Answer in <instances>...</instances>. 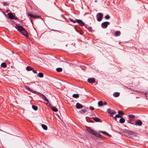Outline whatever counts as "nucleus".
Returning <instances> with one entry per match:
<instances>
[{"mask_svg": "<svg viewBox=\"0 0 148 148\" xmlns=\"http://www.w3.org/2000/svg\"><path fill=\"white\" fill-rule=\"evenodd\" d=\"M15 27L18 31L25 37H28V35L27 31L22 26L20 25H18L16 26Z\"/></svg>", "mask_w": 148, "mask_h": 148, "instance_id": "obj_1", "label": "nucleus"}, {"mask_svg": "<svg viewBox=\"0 0 148 148\" xmlns=\"http://www.w3.org/2000/svg\"><path fill=\"white\" fill-rule=\"evenodd\" d=\"M8 18L10 19H14L15 20H17V18L16 17L14 16L13 14L11 12L8 13Z\"/></svg>", "mask_w": 148, "mask_h": 148, "instance_id": "obj_2", "label": "nucleus"}, {"mask_svg": "<svg viewBox=\"0 0 148 148\" xmlns=\"http://www.w3.org/2000/svg\"><path fill=\"white\" fill-rule=\"evenodd\" d=\"M97 21H100L102 19L103 17V14L101 13H99L97 15Z\"/></svg>", "mask_w": 148, "mask_h": 148, "instance_id": "obj_3", "label": "nucleus"}, {"mask_svg": "<svg viewBox=\"0 0 148 148\" xmlns=\"http://www.w3.org/2000/svg\"><path fill=\"white\" fill-rule=\"evenodd\" d=\"M110 24L108 22H105L102 23L101 24V27L102 28H105L107 27L108 25Z\"/></svg>", "mask_w": 148, "mask_h": 148, "instance_id": "obj_4", "label": "nucleus"}, {"mask_svg": "<svg viewBox=\"0 0 148 148\" xmlns=\"http://www.w3.org/2000/svg\"><path fill=\"white\" fill-rule=\"evenodd\" d=\"M95 79L94 78H89L88 79V81L90 83H93L95 82Z\"/></svg>", "mask_w": 148, "mask_h": 148, "instance_id": "obj_5", "label": "nucleus"}, {"mask_svg": "<svg viewBox=\"0 0 148 148\" xmlns=\"http://www.w3.org/2000/svg\"><path fill=\"white\" fill-rule=\"evenodd\" d=\"M83 106L79 103H76V107L77 109H79L82 108L83 107Z\"/></svg>", "mask_w": 148, "mask_h": 148, "instance_id": "obj_6", "label": "nucleus"}, {"mask_svg": "<svg viewBox=\"0 0 148 148\" xmlns=\"http://www.w3.org/2000/svg\"><path fill=\"white\" fill-rule=\"evenodd\" d=\"M77 22L81 26H84L85 23L84 22H83L82 20H77Z\"/></svg>", "mask_w": 148, "mask_h": 148, "instance_id": "obj_7", "label": "nucleus"}, {"mask_svg": "<svg viewBox=\"0 0 148 148\" xmlns=\"http://www.w3.org/2000/svg\"><path fill=\"white\" fill-rule=\"evenodd\" d=\"M28 16L31 18H38L40 17V16H34L31 14H28Z\"/></svg>", "mask_w": 148, "mask_h": 148, "instance_id": "obj_8", "label": "nucleus"}, {"mask_svg": "<svg viewBox=\"0 0 148 148\" xmlns=\"http://www.w3.org/2000/svg\"><path fill=\"white\" fill-rule=\"evenodd\" d=\"M142 124V123L141 121L139 120H137L136 121L135 125L141 126Z\"/></svg>", "mask_w": 148, "mask_h": 148, "instance_id": "obj_9", "label": "nucleus"}, {"mask_svg": "<svg viewBox=\"0 0 148 148\" xmlns=\"http://www.w3.org/2000/svg\"><path fill=\"white\" fill-rule=\"evenodd\" d=\"M128 135L130 137H133L135 136V135L134 132L130 131H129Z\"/></svg>", "mask_w": 148, "mask_h": 148, "instance_id": "obj_10", "label": "nucleus"}, {"mask_svg": "<svg viewBox=\"0 0 148 148\" xmlns=\"http://www.w3.org/2000/svg\"><path fill=\"white\" fill-rule=\"evenodd\" d=\"M92 119H93L95 122H101V119L97 117H92Z\"/></svg>", "mask_w": 148, "mask_h": 148, "instance_id": "obj_11", "label": "nucleus"}, {"mask_svg": "<svg viewBox=\"0 0 148 148\" xmlns=\"http://www.w3.org/2000/svg\"><path fill=\"white\" fill-rule=\"evenodd\" d=\"M120 93L119 92H115L113 93V96L115 97H117L120 95Z\"/></svg>", "mask_w": 148, "mask_h": 148, "instance_id": "obj_12", "label": "nucleus"}, {"mask_svg": "<svg viewBox=\"0 0 148 148\" xmlns=\"http://www.w3.org/2000/svg\"><path fill=\"white\" fill-rule=\"evenodd\" d=\"M41 126L42 128L45 130H47V127L46 125L42 124L41 125Z\"/></svg>", "mask_w": 148, "mask_h": 148, "instance_id": "obj_13", "label": "nucleus"}, {"mask_svg": "<svg viewBox=\"0 0 148 148\" xmlns=\"http://www.w3.org/2000/svg\"><path fill=\"white\" fill-rule=\"evenodd\" d=\"M125 122V119L124 118L122 117L121 118V119H120L119 122L121 123H123Z\"/></svg>", "mask_w": 148, "mask_h": 148, "instance_id": "obj_14", "label": "nucleus"}, {"mask_svg": "<svg viewBox=\"0 0 148 148\" xmlns=\"http://www.w3.org/2000/svg\"><path fill=\"white\" fill-rule=\"evenodd\" d=\"M114 34L116 36H119L121 34V33L119 31H117L115 32Z\"/></svg>", "mask_w": 148, "mask_h": 148, "instance_id": "obj_15", "label": "nucleus"}, {"mask_svg": "<svg viewBox=\"0 0 148 148\" xmlns=\"http://www.w3.org/2000/svg\"><path fill=\"white\" fill-rule=\"evenodd\" d=\"M103 103L102 101H100L98 102V106L99 107H101L103 106Z\"/></svg>", "mask_w": 148, "mask_h": 148, "instance_id": "obj_16", "label": "nucleus"}, {"mask_svg": "<svg viewBox=\"0 0 148 148\" xmlns=\"http://www.w3.org/2000/svg\"><path fill=\"white\" fill-rule=\"evenodd\" d=\"M51 108L52 110L54 112H57L58 111V109L55 107H52Z\"/></svg>", "mask_w": 148, "mask_h": 148, "instance_id": "obj_17", "label": "nucleus"}, {"mask_svg": "<svg viewBox=\"0 0 148 148\" xmlns=\"http://www.w3.org/2000/svg\"><path fill=\"white\" fill-rule=\"evenodd\" d=\"M26 69L28 71H30L33 70V68L29 66L27 67Z\"/></svg>", "mask_w": 148, "mask_h": 148, "instance_id": "obj_18", "label": "nucleus"}, {"mask_svg": "<svg viewBox=\"0 0 148 148\" xmlns=\"http://www.w3.org/2000/svg\"><path fill=\"white\" fill-rule=\"evenodd\" d=\"M1 66L3 68H6L7 67V65L5 63L3 62L1 64Z\"/></svg>", "mask_w": 148, "mask_h": 148, "instance_id": "obj_19", "label": "nucleus"}, {"mask_svg": "<svg viewBox=\"0 0 148 148\" xmlns=\"http://www.w3.org/2000/svg\"><path fill=\"white\" fill-rule=\"evenodd\" d=\"M73 97L77 98L79 97V95L78 94H74L73 95Z\"/></svg>", "mask_w": 148, "mask_h": 148, "instance_id": "obj_20", "label": "nucleus"}, {"mask_svg": "<svg viewBox=\"0 0 148 148\" xmlns=\"http://www.w3.org/2000/svg\"><path fill=\"white\" fill-rule=\"evenodd\" d=\"M86 130H87V131L88 132H89L90 133H91V132L92 131V129H91L89 127H86Z\"/></svg>", "mask_w": 148, "mask_h": 148, "instance_id": "obj_21", "label": "nucleus"}, {"mask_svg": "<svg viewBox=\"0 0 148 148\" xmlns=\"http://www.w3.org/2000/svg\"><path fill=\"white\" fill-rule=\"evenodd\" d=\"M24 87L26 90H27L30 91H32V89H31L30 88L26 86H25Z\"/></svg>", "mask_w": 148, "mask_h": 148, "instance_id": "obj_22", "label": "nucleus"}, {"mask_svg": "<svg viewBox=\"0 0 148 148\" xmlns=\"http://www.w3.org/2000/svg\"><path fill=\"white\" fill-rule=\"evenodd\" d=\"M32 108L34 110H36L38 109L37 106L34 105L32 106Z\"/></svg>", "mask_w": 148, "mask_h": 148, "instance_id": "obj_23", "label": "nucleus"}, {"mask_svg": "<svg viewBox=\"0 0 148 148\" xmlns=\"http://www.w3.org/2000/svg\"><path fill=\"white\" fill-rule=\"evenodd\" d=\"M38 75L39 77H43V74L42 73H39L38 74Z\"/></svg>", "mask_w": 148, "mask_h": 148, "instance_id": "obj_24", "label": "nucleus"}, {"mask_svg": "<svg viewBox=\"0 0 148 148\" xmlns=\"http://www.w3.org/2000/svg\"><path fill=\"white\" fill-rule=\"evenodd\" d=\"M118 113L119 115H121V116L123 115L124 114V112L122 111H119L118 112Z\"/></svg>", "mask_w": 148, "mask_h": 148, "instance_id": "obj_25", "label": "nucleus"}, {"mask_svg": "<svg viewBox=\"0 0 148 148\" xmlns=\"http://www.w3.org/2000/svg\"><path fill=\"white\" fill-rule=\"evenodd\" d=\"M56 71L58 72H61L62 71V69L61 68H58L56 69Z\"/></svg>", "mask_w": 148, "mask_h": 148, "instance_id": "obj_26", "label": "nucleus"}, {"mask_svg": "<svg viewBox=\"0 0 148 148\" xmlns=\"http://www.w3.org/2000/svg\"><path fill=\"white\" fill-rule=\"evenodd\" d=\"M95 136H97V137H102L101 135L100 134H99L97 132L96 133V134L95 135Z\"/></svg>", "mask_w": 148, "mask_h": 148, "instance_id": "obj_27", "label": "nucleus"}, {"mask_svg": "<svg viewBox=\"0 0 148 148\" xmlns=\"http://www.w3.org/2000/svg\"><path fill=\"white\" fill-rule=\"evenodd\" d=\"M86 111V109H82L80 111V112L81 113H85Z\"/></svg>", "mask_w": 148, "mask_h": 148, "instance_id": "obj_28", "label": "nucleus"}, {"mask_svg": "<svg viewBox=\"0 0 148 148\" xmlns=\"http://www.w3.org/2000/svg\"><path fill=\"white\" fill-rule=\"evenodd\" d=\"M96 132H97L93 130H92L90 133L95 135Z\"/></svg>", "mask_w": 148, "mask_h": 148, "instance_id": "obj_29", "label": "nucleus"}, {"mask_svg": "<svg viewBox=\"0 0 148 148\" xmlns=\"http://www.w3.org/2000/svg\"><path fill=\"white\" fill-rule=\"evenodd\" d=\"M129 116L130 118H134L135 116L133 114H129Z\"/></svg>", "mask_w": 148, "mask_h": 148, "instance_id": "obj_30", "label": "nucleus"}, {"mask_svg": "<svg viewBox=\"0 0 148 148\" xmlns=\"http://www.w3.org/2000/svg\"><path fill=\"white\" fill-rule=\"evenodd\" d=\"M105 18L106 19H108L110 18V16L109 15H108L105 16Z\"/></svg>", "mask_w": 148, "mask_h": 148, "instance_id": "obj_31", "label": "nucleus"}, {"mask_svg": "<svg viewBox=\"0 0 148 148\" xmlns=\"http://www.w3.org/2000/svg\"><path fill=\"white\" fill-rule=\"evenodd\" d=\"M129 131H129L127 130H124V132L127 134H129Z\"/></svg>", "mask_w": 148, "mask_h": 148, "instance_id": "obj_32", "label": "nucleus"}, {"mask_svg": "<svg viewBox=\"0 0 148 148\" xmlns=\"http://www.w3.org/2000/svg\"><path fill=\"white\" fill-rule=\"evenodd\" d=\"M115 117H116L118 118H121L122 117V116L120 115L119 114H116L115 115Z\"/></svg>", "mask_w": 148, "mask_h": 148, "instance_id": "obj_33", "label": "nucleus"}, {"mask_svg": "<svg viewBox=\"0 0 148 148\" xmlns=\"http://www.w3.org/2000/svg\"><path fill=\"white\" fill-rule=\"evenodd\" d=\"M108 111L109 113H110L111 114H112V113L113 110H111L110 109H108Z\"/></svg>", "mask_w": 148, "mask_h": 148, "instance_id": "obj_34", "label": "nucleus"}, {"mask_svg": "<svg viewBox=\"0 0 148 148\" xmlns=\"http://www.w3.org/2000/svg\"><path fill=\"white\" fill-rule=\"evenodd\" d=\"M100 132L102 133H103V134H105L106 135H107V133L106 132H105V131H99Z\"/></svg>", "mask_w": 148, "mask_h": 148, "instance_id": "obj_35", "label": "nucleus"}, {"mask_svg": "<svg viewBox=\"0 0 148 148\" xmlns=\"http://www.w3.org/2000/svg\"><path fill=\"white\" fill-rule=\"evenodd\" d=\"M145 95L147 99H148V92H147L145 93Z\"/></svg>", "mask_w": 148, "mask_h": 148, "instance_id": "obj_36", "label": "nucleus"}, {"mask_svg": "<svg viewBox=\"0 0 148 148\" xmlns=\"http://www.w3.org/2000/svg\"><path fill=\"white\" fill-rule=\"evenodd\" d=\"M44 99L45 101H47V103H48L49 102V100H48V99L46 98V97H44Z\"/></svg>", "mask_w": 148, "mask_h": 148, "instance_id": "obj_37", "label": "nucleus"}, {"mask_svg": "<svg viewBox=\"0 0 148 148\" xmlns=\"http://www.w3.org/2000/svg\"><path fill=\"white\" fill-rule=\"evenodd\" d=\"M32 70V71L34 73H37V71H36V70H34L33 69V70Z\"/></svg>", "mask_w": 148, "mask_h": 148, "instance_id": "obj_38", "label": "nucleus"}, {"mask_svg": "<svg viewBox=\"0 0 148 148\" xmlns=\"http://www.w3.org/2000/svg\"><path fill=\"white\" fill-rule=\"evenodd\" d=\"M70 21H71V22H73L74 23H76V21H74V20H73L72 19H70Z\"/></svg>", "mask_w": 148, "mask_h": 148, "instance_id": "obj_39", "label": "nucleus"}, {"mask_svg": "<svg viewBox=\"0 0 148 148\" xmlns=\"http://www.w3.org/2000/svg\"><path fill=\"white\" fill-rule=\"evenodd\" d=\"M38 94H40L43 97H45V96L43 94H41L40 93V92H38Z\"/></svg>", "mask_w": 148, "mask_h": 148, "instance_id": "obj_40", "label": "nucleus"}, {"mask_svg": "<svg viewBox=\"0 0 148 148\" xmlns=\"http://www.w3.org/2000/svg\"><path fill=\"white\" fill-rule=\"evenodd\" d=\"M31 92H32L33 93H38L37 92L34 91V90H32V91H31Z\"/></svg>", "mask_w": 148, "mask_h": 148, "instance_id": "obj_41", "label": "nucleus"}, {"mask_svg": "<svg viewBox=\"0 0 148 148\" xmlns=\"http://www.w3.org/2000/svg\"><path fill=\"white\" fill-rule=\"evenodd\" d=\"M89 108L91 110H94V109L93 107L91 106Z\"/></svg>", "mask_w": 148, "mask_h": 148, "instance_id": "obj_42", "label": "nucleus"}, {"mask_svg": "<svg viewBox=\"0 0 148 148\" xmlns=\"http://www.w3.org/2000/svg\"><path fill=\"white\" fill-rule=\"evenodd\" d=\"M51 31V33L52 34H54V32H58L57 31H55L53 30H52Z\"/></svg>", "mask_w": 148, "mask_h": 148, "instance_id": "obj_43", "label": "nucleus"}, {"mask_svg": "<svg viewBox=\"0 0 148 148\" xmlns=\"http://www.w3.org/2000/svg\"><path fill=\"white\" fill-rule=\"evenodd\" d=\"M116 113V112L114 111L113 110L112 114H115Z\"/></svg>", "mask_w": 148, "mask_h": 148, "instance_id": "obj_44", "label": "nucleus"}, {"mask_svg": "<svg viewBox=\"0 0 148 148\" xmlns=\"http://www.w3.org/2000/svg\"><path fill=\"white\" fill-rule=\"evenodd\" d=\"M106 135H108V136H109L110 137L111 136V135H110V134H109L108 133H107V134Z\"/></svg>", "mask_w": 148, "mask_h": 148, "instance_id": "obj_45", "label": "nucleus"}, {"mask_svg": "<svg viewBox=\"0 0 148 148\" xmlns=\"http://www.w3.org/2000/svg\"><path fill=\"white\" fill-rule=\"evenodd\" d=\"M103 103V105H106L107 104V103L106 102H104V103Z\"/></svg>", "mask_w": 148, "mask_h": 148, "instance_id": "obj_46", "label": "nucleus"}, {"mask_svg": "<svg viewBox=\"0 0 148 148\" xmlns=\"http://www.w3.org/2000/svg\"><path fill=\"white\" fill-rule=\"evenodd\" d=\"M61 62H63L64 63H66V62H63V61H61Z\"/></svg>", "mask_w": 148, "mask_h": 148, "instance_id": "obj_47", "label": "nucleus"}, {"mask_svg": "<svg viewBox=\"0 0 148 148\" xmlns=\"http://www.w3.org/2000/svg\"><path fill=\"white\" fill-rule=\"evenodd\" d=\"M116 117H115H115H114V119H116Z\"/></svg>", "mask_w": 148, "mask_h": 148, "instance_id": "obj_48", "label": "nucleus"}, {"mask_svg": "<svg viewBox=\"0 0 148 148\" xmlns=\"http://www.w3.org/2000/svg\"><path fill=\"white\" fill-rule=\"evenodd\" d=\"M0 130L1 131H2V132H4L2 130H1L0 129Z\"/></svg>", "mask_w": 148, "mask_h": 148, "instance_id": "obj_49", "label": "nucleus"}, {"mask_svg": "<svg viewBox=\"0 0 148 148\" xmlns=\"http://www.w3.org/2000/svg\"><path fill=\"white\" fill-rule=\"evenodd\" d=\"M12 53H14V52H13V51H12Z\"/></svg>", "mask_w": 148, "mask_h": 148, "instance_id": "obj_50", "label": "nucleus"}, {"mask_svg": "<svg viewBox=\"0 0 148 148\" xmlns=\"http://www.w3.org/2000/svg\"><path fill=\"white\" fill-rule=\"evenodd\" d=\"M72 101L73 102H74V101H73V100H72Z\"/></svg>", "mask_w": 148, "mask_h": 148, "instance_id": "obj_51", "label": "nucleus"}, {"mask_svg": "<svg viewBox=\"0 0 148 148\" xmlns=\"http://www.w3.org/2000/svg\"><path fill=\"white\" fill-rule=\"evenodd\" d=\"M71 0L72 1H73V0Z\"/></svg>", "mask_w": 148, "mask_h": 148, "instance_id": "obj_52", "label": "nucleus"}, {"mask_svg": "<svg viewBox=\"0 0 148 148\" xmlns=\"http://www.w3.org/2000/svg\"><path fill=\"white\" fill-rule=\"evenodd\" d=\"M110 116H112V115H110Z\"/></svg>", "mask_w": 148, "mask_h": 148, "instance_id": "obj_53", "label": "nucleus"}]
</instances>
